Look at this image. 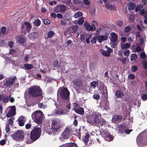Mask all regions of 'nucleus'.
Instances as JSON below:
<instances>
[{
  "mask_svg": "<svg viewBox=\"0 0 147 147\" xmlns=\"http://www.w3.org/2000/svg\"><path fill=\"white\" fill-rule=\"evenodd\" d=\"M41 129H32L30 133V139L26 140V143L29 144L39 138L41 134Z\"/></svg>",
  "mask_w": 147,
  "mask_h": 147,
  "instance_id": "nucleus-1",
  "label": "nucleus"
},
{
  "mask_svg": "<svg viewBox=\"0 0 147 147\" xmlns=\"http://www.w3.org/2000/svg\"><path fill=\"white\" fill-rule=\"evenodd\" d=\"M95 130H96V134H100L102 136L104 137L106 140L110 142L113 140L114 137L108 131L107 129H98Z\"/></svg>",
  "mask_w": 147,
  "mask_h": 147,
  "instance_id": "nucleus-2",
  "label": "nucleus"
},
{
  "mask_svg": "<svg viewBox=\"0 0 147 147\" xmlns=\"http://www.w3.org/2000/svg\"><path fill=\"white\" fill-rule=\"evenodd\" d=\"M136 141L138 145L147 144V130L145 129L137 136Z\"/></svg>",
  "mask_w": 147,
  "mask_h": 147,
  "instance_id": "nucleus-3",
  "label": "nucleus"
},
{
  "mask_svg": "<svg viewBox=\"0 0 147 147\" xmlns=\"http://www.w3.org/2000/svg\"><path fill=\"white\" fill-rule=\"evenodd\" d=\"M28 92L32 96L36 97L41 95L42 90L39 87L34 86L30 87L28 90Z\"/></svg>",
  "mask_w": 147,
  "mask_h": 147,
  "instance_id": "nucleus-4",
  "label": "nucleus"
},
{
  "mask_svg": "<svg viewBox=\"0 0 147 147\" xmlns=\"http://www.w3.org/2000/svg\"><path fill=\"white\" fill-rule=\"evenodd\" d=\"M43 114L40 111H36L32 114V116L34 118L35 122L38 124H40L42 122Z\"/></svg>",
  "mask_w": 147,
  "mask_h": 147,
  "instance_id": "nucleus-5",
  "label": "nucleus"
},
{
  "mask_svg": "<svg viewBox=\"0 0 147 147\" xmlns=\"http://www.w3.org/2000/svg\"><path fill=\"white\" fill-rule=\"evenodd\" d=\"M26 134H28V132L26 133V132H25L22 130H18L14 133L13 137L16 140H23Z\"/></svg>",
  "mask_w": 147,
  "mask_h": 147,
  "instance_id": "nucleus-6",
  "label": "nucleus"
},
{
  "mask_svg": "<svg viewBox=\"0 0 147 147\" xmlns=\"http://www.w3.org/2000/svg\"><path fill=\"white\" fill-rule=\"evenodd\" d=\"M60 95L61 97L64 100H67L69 98L70 93L68 90L66 88H59Z\"/></svg>",
  "mask_w": 147,
  "mask_h": 147,
  "instance_id": "nucleus-7",
  "label": "nucleus"
},
{
  "mask_svg": "<svg viewBox=\"0 0 147 147\" xmlns=\"http://www.w3.org/2000/svg\"><path fill=\"white\" fill-rule=\"evenodd\" d=\"M16 77L15 76L13 78H8L6 82L4 84V86L6 87H9L14 83L16 80Z\"/></svg>",
  "mask_w": 147,
  "mask_h": 147,
  "instance_id": "nucleus-8",
  "label": "nucleus"
},
{
  "mask_svg": "<svg viewBox=\"0 0 147 147\" xmlns=\"http://www.w3.org/2000/svg\"><path fill=\"white\" fill-rule=\"evenodd\" d=\"M72 129H65L61 136L64 139H68L72 135Z\"/></svg>",
  "mask_w": 147,
  "mask_h": 147,
  "instance_id": "nucleus-9",
  "label": "nucleus"
},
{
  "mask_svg": "<svg viewBox=\"0 0 147 147\" xmlns=\"http://www.w3.org/2000/svg\"><path fill=\"white\" fill-rule=\"evenodd\" d=\"M84 26L86 30L88 31H93L96 29L95 26L90 25L87 21H86L84 23Z\"/></svg>",
  "mask_w": 147,
  "mask_h": 147,
  "instance_id": "nucleus-10",
  "label": "nucleus"
},
{
  "mask_svg": "<svg viewBox=\"0 0 147 147\" xmlns=\"http://www.w3.org/2000/svg\"><path fill=\"white\" fill-rule=\"evenodd\" d=\"M60 131V129H47L46 132L49 135H57L59 134Z\"/></svg>",
  "mask_w": 147,
  "mask_h": 147,
  "instance_id": "nucleus-11",
  "label": "nucleus"
},
{
  "mask_svg": "<svg viewBox=\"0 0 147 147\" xmlns=\"http://www.w3.org/2000/svg\"><path fill=\"white\" fill-rule=\"evenodd\" d=\"M73 83L76 86L80 87L83 85V82L79 79H77L73 81Z\"/></svg>",
  "mask_w": 147,
  "mask_h": 147,
  "instance_id": "nucleus-12",
  "label": "nucleus"
},
{
  "mask_svg": "<svg viewBox=\"0 0 147 147\" xmlns=\"http://www.w3.org/2000/svg\"><path fill=\"white\" fill-rule=\"evenodd\" d=\"M111 37L110 40L111 42H116L118 40V36L114 32H112L111 34Z\"/></svg>",
  "mask_w": 147,
  "mask_h": 147,
  "instance_id": "nucleus-13",
  "label": "nucleus"
},
{
  "mask_svg": "<svg viewBox=\"0 0 147 147\" xmlns=\"http://www.w3.org/2000/svg\"><path fill=\"white\" fill-rule=\"evenodd\" d=\"M11 109L8 112L7 114V116L9 117H12L15 115V106L11 107Z\"/></svg>",
  "mask_w": 147,
  "mask_h": 147,
  "instance_id": "nucleus-14",
  "label": "nucleus"
},
{
  "mask_svg": "<svg viewBox=\"0 0 147 147\" xmlns=\"http://www.w3.org/2000/svg\"><path fill=\"white\" fill-rule=\"evenodd\" d=\"M80 129H74V130H71L72 135H74L77 136L78 137L80 138L81 137V133L80 132Z\"/></svg>",
  "mask_w": 147,
  "mask_h": 147,
  "instance_id": "nucleus-15",
  "label": "nucleus"
},
{
  "mask_svg": "<svg viewBox=\"0 0 147 147\" xmlns=\"http://www.w3.org/2000/svg\"><path fill=\"white\" fill-rule=\"evenodd\" d=\"M132 131V129H118V133L122 134L124 133V132L127 134H129Z\"/></svg>",
  "mask_w": 147,
  "mask_h": 147,
  "instance_id": "nucleus-16",
  "label": "nucleus"
},
{
  "mask_svg": "<svg viewBox=\"0 0 147 147\" xmlns=\"http://www.w3.org/2000/svg\"><path fill=\"white\" fill-rule=\"evenodd\" d=\"M115 95L117 98H121L123 96V93L120 90H117L115 92Z\"/></svg>",
  "mask_w": 147,
  "mask_h": 147,
  "instance_id": "nucleus-17",
  "label": "nucleus"
},
{
  "mask_svg": "<svg viewBox=\"0 0 147 147\" xmlns=\"http://www.w3.org/2000/svg\"><path fill=\"white\" fill-rule=\"evenodd\" d=\"M90 138L89 134H87L85 136L82 138V140L85 143V144L87 145Z\"/></svg>",
  "mask_w": 147,
  "mask_h": 147,
  "instance_id": "nucleus-18",
  "label": "nucleus"
},
{
  "mask_svg": "<svg viewBox=\"0 0 147 147\" xmlns=\"http://www.w3.org/2000/svg\"><path fill=\"white\" fill-rule=\"evenodd\" d=\"M79 28V27L77 25H73L69 28L71 29L72 31V32L74 33L77 32Z\"/></svg>",
  "mask_w": 147,
  "mask_h": 147,
  "instance_id": "nucleus-19",
  "label": "nucleus"
},
{
  "mask_svg": "<svg viewBox=\"0 0 147 147\" xmlns=\"http://www.w3.org/2000/svg\"><path fill=\"white\" fill-rule=\"evenodd\" d=\"M98 42L101 43L103 41L106 40L107 39V36H101L97 37Z\"/></svg>",
  "mask_w": 147,
  "mask_h": 147,
  "instance_id": "nucleus-20",
  "label": "nucleus"
},
{
  "mask_svg": "<svg viewBox=\"0 0 147 147\" xmlns=\"http://www.w3.org/2000/svg\"><path fill=\"white\" fill-rule=\"evenodd\" d=\"M122 118V117L121 116L115 115L113 116L112 120L114 121H118L121 119Z\"/></svg>",
  "mask_w": 147,
  "mask_h": 147,
  "instance_id": "nucleus-21",
  "label": "nucleus"
},
{
  "mask_svg": "<svg viewBox=\"0 0 147 147\" xmlns=\"http://www.w3.org/2000/svg\"><path fill=\"white\" fill-rule=\"evenodd\" d=\"M3 95V96L2 98V100L4 103H7L9 101V99L10 98L11 95L8 96H5L4 94Z\"/></svg>",
  "mask_w": 147,
  "mask_h": 147,
  "instance_id": "nucleus-22",
  "label": "nucleus"
},
{
  "mask_svg": "<svg viewBox=\"0 0 147 147\" xmlns=\"http://www.w3.org/2000/svg\"><path fill=\"white\" fill-rule=\"evenodd\" d=\"M24 24L26 26V30L28 32H29L31 28V26L30 23L26 22H25Z\"/></svg>",
  "mask_w": 147,
  "mask_h": 147,
  "instance_id": "nucleus-23",
  "label": "nucleus"
},
{
  "mask_svg": "<svg viewBox=\"0 0 147 147\" xmlns=\"http://www.w3.org/2000/svg\"><path fill=\"white\" fill-rule=\"evenodd\" d=\"M24 66L25 68L27 70L31 69L34 67V66L32 65L27 63L24 64Z\"/></svg>",
  "mask_w": 147,
  "mask_h": 147,
  "instance_id": "nucleus-24",
  "label": "nucleus"
},
{
  "mask_svg": "<svg viewBox=\"0 0 147 147\" xmlns=\"http://www.w3.org/2000/svg\"><path fill=\"white\" fill-rule=\"evenodd\" d=\"M75 111L80 114H82L84 112L83 109L82 107H80L77 109H75Z\"/></svg>",
  "mask_w": 147,
  "mask_h": 147,
  "instance_id": "nucleus-25",
  "label": "nucleus"
},
{
  "mask_svg": "<svg viewBox=\"0 0 147 147\" xmlns=\"http://www.w3.org/2000/svg\"><path fill=\"white\" fill-rule=\"evenodd\" d=\"M102 54L105 56L109 57L110 56V53L108 51L102 50L101 51Z\"/></svg>",
  "mask_w": 147,
  "mask_h": 147,
  "instance_id": "nucleus-26",
  "label": "nucleus"
},
{
  "mask_svg": "<svg viewBox=\"0 0 147 147\" xmlns=\"http://www.w3.org/2000/svg\"><path fill=\"white\" fill-rule=\"evenodd\" d=\"M83 15V13L80 11L77 12L74 15V17L75 18H78Z\"/></svg>",
  "mask_w": 147,
  "mask_h": 147,
  "instance_id": "nucleus-27",
  "label": "nucleus"
},
{
  "mask_svg": "<svg viewBox=\"0 0 147 147\" xmlns=\"http://www.w3.org/2000/svg\"><path fill=\"white\" fill-rule=\"evenodd\" d=\"M121 47L122 49L129 48L130 46V44L129 43L124 44L123 45H121Z\"/></svg>",
  "mask_w": 147,
  "mask_h": 147,
  "instance_id": "nucleus-28",
  "label": "nucleus"
},
{
  "mask_svg": "<svg viewBox=\"0 0 147 147\" xmlns=\"http://www.w3.org/2000/svg\"><path fill=\"white\" fill-rule=\"evenodd\" d=\"M84 18L83 17L79 18L78 21V24L80 25H81L84 22Z\"/></svg>",
  "mask_w": 147,
  "mask_h": 147,
  "instance_id": "nucleus-29",
  "label": "nucleus"
},
{
  "mask_svg": "<svg viewBox=\"0 0 147 147\" xmlns=\"http://www.w3.org/2000/svg\"><path fill=\"white\" fill-rule=\"evenodd\" d=\"M73 2L74 4L76 5H78L79 4H83V1L82 0H74Z\"/></svg>",
  "mask_w": 147,
  "mask_h": 147,
  "instance_id": "nucleus-30",
  "label": "nucleus"
},
{
  "mask_svg": "<svg viewBox=\"0 0 147 147\" xmlns=\"http://www.w3.org/2000/svg\"><path fill=\"white\" fill-rule=\"evenodd\" d=\"M136 7V5L132 3H129L128 6L129 10H131L134 9Z\"/></svg>",
  "mask_w": 147,
  "mask_h": 147,
  "instance_id": "nucleus-31",
  "label": "nucleus"
},
{
  "mask_svg": "<svg viewBox=\"0 0 147 147\" xmlns=\"http://www.w3.org/2000/svg\"><path fill=\"white\" fill-rule=\"evenodd\" d=\"M106 7L108 9H109L111 10H114L115 9V7L114 6L111 5H106Z\"/></svg>",
  "mask_w": 147,
  "mask_h": 147,
  "instance_id": "nucleus-32",
  "label": "nucleus"
},
{
  "mask_svg": "<svg viewBox=\"0 0 147 147\" xmlns=\"http://www.w3.org/2000/svg\"><path fill=\"white\" fill-rule=\"evenodd\" d=\"M97 38V36L95 35L93 37H92L90 39V41L92 44L95 43L96 42V39Z\"/></svg>",
  "mask_w": 147,
  "mask_h": 147,
  "instance_id": "nucleus-33",
  "label": "nucleus"
},
{
  "mask_svg": "<svg viewBox=\"0 0 147 147\" xmlns=\"http://www.w3.org/2000/svg\"><path fill=\"white\" fill-rule=\"evenodd\" d=\"M143 6L142 5H139L137 6L135 10L136 12H138L139 10H141L143 9Z\"/></svg>",
  "mask_w": 147,
  "mask_h": 147,
  "instance_id": "nucleus-34",
  "label": "nucleus"
},
{
  "mask_svg": "<svg viewBox=\"0 0 147 147\" xmlns=\"http://www.w3.org/2000/svg\"><path fill=\"white\" fill-rule=\"evenodd\" d=\"M137 56L136 54H132L131 56V60L133 61L137 58Z\"/></svg>",
  "mask_w": 147,
  "mask_h": 147,
  "instance_id": "nucleus-35",
  "label": "nucleus"
},
{
  "mask_svg": "<svg viewBox=\"0 0 147 147\" xmlns=\"http://www.w3.org/2000/svg\"><path fill=\"white\" fill-rule=\"evenodd\" d=\"M25 41V38L22 36L20 37L18 40V42L21 43H24Z\"/></svg>",
  "mask_w": 147,
  "mask_h": 147,
  "instance_id": "nucleus-36",
  "label": "nucleus"
},
{
  "mask_svg": "<svg viewBox=\"0 0 147 147\" xmlns=\"http://www.w3.org/2000/svg\"><path fill=\"white\" fill-rule=\"evenodd\" d=\"M34 23L36 26H38L40 24V21L38 19H36L34 21Z\"/></svg>",
  "mask_w": 147,
  "mask_h": 147,
  "instance_id": "nucleus-37",
  "label": "nucleus"
},
{
  "mask_svg": "<svg viewBox=\"0 0 147 147\" xmlns=\"http://www.w3.org/2000/svg\"><path fill=\"white\" fill-rule=\"evenodd\" d=\"M130 26H128L126 27L124 29V31L125 32H129L131 30Z\"/></svg>",
  "mask_w": 147,
  "mask_h": 147,
  "instance_id": "nucleus-38",
  "label": "nucleus"
},
{
  "mask_svg": "<svg viewBox=\"0 0 147 147\" xmlns=\"http://www.w3.org/2000/svg\"><path fill=\"white\" fill-rule=\"evenodd\" d=\"M66 9V7L64 5H61L60 7V12H61L65 11Z\"/></svg>",
  "mask_w": 147,
  "mask_h": 147,
  "instance_id": "nucleus-39",
  "label": "nucleus"
},
{
  "mask_svg": "<svg viewBox=\"0 0 147 147\" xmlns=\"http://www.w3.org/2000/svg\"><path fill=\"white\" fill-rule=\"evenodd\" d=\"M54 32L53 31H49L47 34V36L48 38H51L52 37L54 34Z\"/></svg>",
  "mask_w": 147,
  "mask_h": 147,
  "instance_id": "nucleus-40",
  "label": "nucleus"
},
{
  "mask_svg": "<svg viewBox=\"0 0 147 147\" xmlns=\"http://www.w3.org/2000/svg\"><path fill=\"white\" fill-rule=\"evenodd\" d=\"M100 119L98 118V116L96 115L94 116V121L96 123H98L99 122Z\"/></svg>",
  "mask_w": 147,
  "mask_h": 147,
  "instance_id": "nucleus-41",
  "label": "nucleus"
},
{
  "mask_svg": "<svg viewBox=\"0 0 147 147\" xmlns=\"http://www.w3.org/2000/svg\"><path fill=\"white\" fill-rule=\"evenodd\" d=\"M56 114L58 115H63V114H65V113H64L63 111L61 110H57L56 113Z\"/></svg>",
  "mask_w": 147,
  "mask_h": 147,
  "instance_id": "nucleus-42",
  "label": "nucleus"
},
{
  "mask_svg": "<svg viewBox=\"0 0 147 147\" xmlns=\"http://www.w3.org/2000/svg\"><path fill=\"white\" fill-rule=\"evenodd\" d=\"M141 97L143 100H146L147 99V94H142L141 96Z\"/></svg>",
  "mask_w": 147,
  "mask_h": 147,
  "instance_id": "nucleus-43",
  "label": "nucleus"
},
{
  "mask_svg": "<svg viewBox=\"0 0 147 147\" xmlns=\"http://www.w3.org/2000/svg\"><path fill=\"white\" fill-rule=\"evenodd\" d=\"M24 121L22 119H19L18 122L19 125L20 126H23L24 125Z\"/></svg>",
  "mask_w": 147,
  "mask_h": 147,
  "instance_id": "nucleus-44",
  "label": "nucleus"
},
{
  "mask_svg": "<svg viewBox=\"0 0 147 147\" xmlns=\"http://www.w3.org/2000/svg\"><path fill=\"white\" fill-rule=\"evenodd\" d=\"M129 22L130 23L133 22L134 21V16L132 15H130L129 18Z\"/></svg>",
  "mask_w": 147,
  "mask_h": 147,
  "instance_id": "nucleus-45",
  "label": "nucleus"
},
{
  "mask_svg": "<svg viewBox=\"0 0 147 147\" xmlns=\"http://www.w3.org/2000/svg\"><path fill=\"white\" fill-rule=\"evenodd\" d=\"M59 63V61L57 60L55 61L53 63V66L55 68H57L58 67Z\"/></svg>",
  "mask_w": 147,
  "mask_h": 147,
  "instance_id": "nucleus-46",
  "label": "nucleus"
},
{
  "mask_svg": "<svg viewBox=\"0 0 147 147\" xmlns=\"http://www.w3.org/2000/svg\"><path fill=\"white\" fill-rule=\"evenodd\" d=\"M6 27L5 26H3L1 28V30L2 34H4L6 33Z\"/></svg>",
  "mask_w": 147,
  "mask_h": 147,
  "instance_id": "nucleus-47",
  "label": "nucleus"
},
{
  "mask_svg": "<svg viewBox=\"0 0 147 147\" xmlns=\"http://www.w3.org/2000/svg\"><path fill=\"white\" fill-rule=\"evenodd\" d=\"M73 109L75 110V109H77L79 106V105L76 103H73Z\"/></svg>",
  "mask_w": 147,
  "mask_h": 147,
  "instance_id": "nucleus-48",
  "label": "nucleus"
},
{
  "mask_svg": "<svg viewBox=\"0 0 147 147\" xmlns=\"http://www.w3.org/2000/svg\"><path fill=\"white\" fill-rule=\"evenodd\" d=\"M52 122L53 124L51 125L52 128V129H57V127L56 126L57 123L54 122V121H53Z\"/></svg>",
  "mask_w": 147,
  "mask_h": 147,
  "instance_id": "nucleus-49",
  "label": "nucleus"
},
{
  "mask_svg": "<svg viewBox=\"0 0 147 147\" xmlns=\"http://www.w3.org/2000/svg\"><path fill=\"white\" fill-rule=\"evenodd\" d=\"M100 97V96L98 94H95L93 96L94 98L96 100H98Z\"/></svg>",
  "mask_w": 147,
  "mask_h": 147,
  "instance_id": "nucleus-50",
  "label": "nucleus"
},
{
  "mask_svg": "<svg viewBox=\"0 0 147 147\" xmlns=\"http://www.w3.org/2000/svg\"><path fill=\"white\" fill-rule=\"evenodd\" d=\"M119 127L120 129H125L127 128V126L125 124H121L119 126Z\"/></svg>",
  "mask_w": 147,
  "mask_h": 147,
  "instance_id": "nucleus-51",
  "label": "nucleus"
},
{
  "mask_svg": "<svg viewBox=\"0 0 147 147\" xmlns=\"http://www.w3.org/2000/svg\"><path fill=\"white\" fill-rule=\"evenodd\" d=\"M130 53V51L129 50H126L125 51H124L123 54L124 55L128 56Z\"/></svg>",
  "mask_w": 147,
  "mask_h": 147,
  "instance_id": "nucleus-52",
  "label": "nucleus"
},
{
  "mask_svg": "<svg viewBox=\"0 0 147 147\" xmlns=\"http://www.w3.org/2000/svg\"><path fill=\"white\" fill-rule=\"evenodd\" d=\"M43 22L45 24H48L50 23V21L48 19H45L43 20Z\"/></svg>",
  "mask_w": 147,
  "mask_h": 147,
  "instance_id": "nucleus-53",
  "label": "nucleus"
},
{
  "mask_svg": "<svg viewBox=\"0 0 147 147\" xmlns=\"http://www.w3.org/2000/svg\"><path fill=\"white\" fill-rule=\"evenodd\" d=\"M32 36H34V37H37L38 36V33L37 32H34L32 34Z\"/></svg>",
  "mask_w": 147,
  "mask_h": 147,
  "instance_id": "nucleus-54",
  "label": "nucleus"
},
{
  "mask_svg": "<svg viewBox=\"0 0 147 147\" xmlns=\"http://www.w3.org/2000/svg\"><path fill=\"white\" fill-rule=\"evenodd\" d=\"M38 106L40 108L45 109V105H43L42 103H38Z\"/></svg>",
  "mask_w": 147,
  "mask_h": 147,
  "instance_id": "nucleus-55",
  "label": "nucleus"
},
{
  "mask_svg": "<svg viewBox=\"0 0 147 147\" xmlns=\"http://www.w3.org/2000/svg\"><path fill=\"white\" fill-rule=\"evenodd\" d=\"M131 68L132 69V71L134 72L136 71L138 69L137 67L136 66H132Z\"/></svg>",
  "mask_w": 147,
  "mask_h": 147,
  "instance_id": "nucleus-56",
  "label": "nucleus"
},
{
  "mask_svg": "<svg viewBox=\"0 0 147 147\" xmlns=\"http://www.w3.org/2000/svg\"><path fill=\"white\" fill-rule=\"evenodd\" d=\"M5 143H6L5 140L4 139L2 140H1L0 141V144L1 145L3 146V145H4L5 144Z\"/></svg>",
  "mask_w": 147,
  "mask_h": 147,
  "instance_id": "nucleus-57",
  "label": "nucleus"
},
{
  "mask_svg": "<svg viewBox=\"0 0 147 147\" xmlns=\"http://www.w3.org/2000/svg\"><path fill=\"white\" fill-rule=\"evenodd\" d=\"M85 38L86 35L84 34H83L81 35L80 39L82 41H83L84 40Z\"/></svg>",
  "mask_w": 147,
  "mask_h": 147,
  "instance_id": "nucleus-58",
  "label": "nucleus"
},
{
  "mask_svg": "<svg viewBox=\"0 0 147 147\" xmlns=\"http://www.w3.org/2000/svg\"><path fill=\"white\" fill-rule=\"evenodd\" d=\"M13 120L12 118H10L9 120L8 123L11 125H12L13 123Z\"/></svg>",
  "mask_w": 147,
  "mask_h": 147,
  "instance_id": "nucleus-59",
  "label": "nucleus"
},
{
  "mask_svg": "<svg viewBox=\"0 0 147 147\" xmlns=\"http://www.w3.org/2000/svg\"><path fill=\"white\" fill-rule=\"evenodd\" d=\"M123 24V22L121 21H118L117 23V25L119 26H121Z\"/></svg>",
  "mask_w": 147,
  "mask_h": 147,
  "instance_id": "nucleus-60",
  "label": "nucleus"
},
{
  "mask_svg": "<svg viewBox=\"0 0 147 147\" xmlns=\"http://www.w3.org/2000/svg\"><path fill=\"white\" fill-rule=\"evenodd\" d=\"M91 36L90 35L89 37L88 38H87L86 39V41L88 44L90 42L89 40L90 39V38H91Z\"/></svg>",
  "mask_w": 147,
  "mask_h": 147,
  "instance_id": "nucleus-61",
  "label": "nucleus"
},
{
  "mask_svg": "<svg viewBox=\"0 0 147 147\" xmlns=\"http://www.w3.org/2000/svg\"><path fill=\"white\" fill-rule=\"evenodd\" d=\"M141 50V48L139 46H137L135 48V51L136 52H139V51H140Z\"/></svg>",
  "mask_w": 147,
  "mask_h": 147,
  "instance_id": "nucleus-62",
  "label": "nucleus"
},
{
  "mask_svg": "<svg viewBox=\"0 0 147 147\" xmlns=\"http://www.w3.org/2000/svg\"><path fill=\"white\" fill-rule=\"evenodd\" d=\"M140 13L141 15H143L145 14V10L144 9H142V10H140Z\"/></svg>",
  "mask_w": 147,
  "mask_h": 147,
  "instance_id": "nucleus-63",
  "label": "nucleus"
},
{
  "mask_svg": "<svg viewBox=\"0 0 147 147\" xmlns=\"http://www.w3.org/2000/svg\"><path fill=\"white\" fill-rule=\"evenodd\" d=\"M146 14H145L144 16V17L145 18H146V19H145L144 20V22L145 24H147V18H146L147 15V12L146 11Z\"/></svg>",
  "mask_w": 147,
  "mask_h": 147,
  "instance_id": "nucleus-64",
  "label": "nucleus"
}]
</instances>
